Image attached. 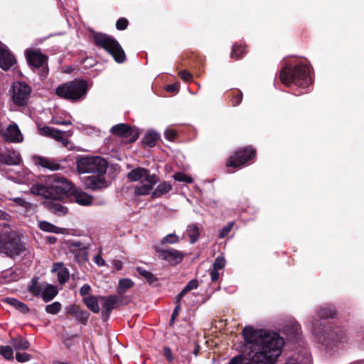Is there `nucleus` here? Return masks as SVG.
<instances>
[{"label": "nucleus", "mask_w": 364, "mask_h": 364, "mask_svg": "<svg viewBox=\"0 0 364 364\" xmlns=\"http://www.w3.org/2000/svg\"><path fill=\"white\" fill-rule=\"evenodd\" d=\"M16 360L19 363H24L29 361L31 358V355L27 353H16Z\"/></svg>", "instance_id": "nucleus-52"}, {"label": "nucleus", "mask_w": 364, "mask_h": 364, "mask_svg": "<svg viewBox=\"0 0 364 364\" xmlns=\"http://www.w3.org/2000/svg\"><path fill=\"white\" fill-rule=\"evenodd\" d=\"M136 271L141 276L144 277L149 283H152L156 280V277L151 272H150L148 270H146L143 267H137Z\"/></svg>", "instance_id": "nucleus-44"}, {"label": "nucleus", "mask_w": 364, "mask_h": 364, "mask_svg": "<svg viewBox=\"0 0 364 364\" xmlns=\"http://www.w3.org/2000/svg\"><path fill=\"white\" fill-rule=\"evenodd\" d=\"M280 80L287 87L296 86L300 90H305L312 82L311 77V68L303 63L298 64L291 68L284 67L280 72ZM304 92L299 90L294 92L295 95H299Z\"/></svg>", "instance_id": "nucleus-3"}, {"label": "nucleus", "mask_w": 364, "mask_h": 364, "mask_svg": "<svg viewBox=\"0 0 364 364\" xmlns=\"http://www.w3.org/2000/svg\"><path fill=\"white\" fill-rule=\"evenodd\" d=\"M247 346L245 347V350L243 351V354L236 355L233 357L229 362L228 364H243L247 361V358L245 357V353H247L250 350L252 349V345L246 342Z\"/></svg>", "instance_id": "nucleus-39"}, {"label": "nucleus", "mask_w": 364, "mask_h": 364, "mask_svg": "<svg viewBox=\"0 0 364 364\" xmlns=\"http://www.w3.org/2000/svg\"><path fill=\"white\" fill-rule=\"evenodd\" d=\"M69 271L66 269H62L58 272V280L60 284H65L69 279Z\"/></svg>", "instance_id": "nucleus-48"}, {"label": "nucleus", "mask_w": 364, "mask_h": 364, "mask_svg": "<svg viewBox=\"0 0 364 364\" xmlns=\"http://www.w3.org/2000/svg\"><path fill=\"white\" fill-rule=\"evenodd\" d=\"M107 161L100 156H82L77 159V168L80 173H96L104 175Z\"/></svg>", "instance_id": "nucleus-7"}, {"label": "nucleus", "mask_w": 364, "mask_h": 364, "mask_svg": "<svg viewBox=\"0 0 364 364\" xmlns=\"http://www.w3.org/2000/svg\"><path fill=\"white\" fill-rule=\"evenodd\" d=\"M94 262L99 267H102L105 265V261L102 258L101 253L97 254L94 257Z\"/></svg>", "instance_id": "nucleus-58"}, {"label": "nucleus", "mask_w": 364, "mask_h": 364, "mask_svg": "<svg viewBox=\"0 0 364 364\" xmlns=\"http://www.w3.org/2000/svg\"><path fill=\"white\" fill-rule=\"evenodd\" d=\"M110 132L118 136L128 139L130 141H134L137 139L139 132L135 128H132L126 124H118L113 126Z\"/></svg>", "instance_id": "nucleus-12"}, {"label": "nucleus", "mask_w": 364, "mask_h": 364, "mask_svg": "<svg viewBox=\"0 0 364 364\" xmlns=\"http://www.w3.org/2000/svg\"><path fill=\"white\" fill-rule=\"evenodd\" d=\"M164 136L168 140L173 141L176 138V132L173 129H166Z\"/></svg>", "instance_id": "nucleus-59"}, {"label": "nucleus", "mask_w": 364, "mask_h": 364, "mask_svg": "<svg viewBox=\"0 0 364 364\" xmlns=\"http://www.w3.org/2000/svg\"><path fill=\"white\" fill-rule=\"evenodd\" d=\"M61 309V304L58 301H55L46 306V311L50 314H57Z\"/></svg>", "instance_id": "nucleus-45"}, {"label": "nucleus", "mask_w": 364, "mask_h": 364, "mask_svg": "<svg viewBox=\"0 0 364 364\" xmlns=\"http://www.w3.org/2000/svg\"><path fill=\"white\" fill-rule=\"evenodd\" d=\"M255 154V150L251 147L245 148L239 150L231 156L228 160L226 165L228 167L240 168L247 161L251 159Z\"/></svg>", "instance_id": "nucleus-9"}, {"label": "nucleus", "mask_w": 364, "mask_h": 364, "mask_svg": "<svg viewBox=\"0 0 364 364\" xmlns=\"http://www.w3.org/2000/svg\"><path fill=\"white\" fill-rule=\"evenodd\" d=\"M28 245L25 238L13 230L0 232V253L10 258H15L28 250Z\"/></svg>", "instance_id": "nucleus-4"}, {"label": "nucleus", "mask_w": 364, "mask_h": 364, "mask_svg": "<svg viewBox=\"0 0 364 364\" xmlns=\"http://www.w3.org/2000/svg\"><path fill=\"white\" fill-rule=\"evenodd\" d=\"M88 91L87 82L82 80H75L60 85L56 88V95L72 102H76L85 97Z\"/></svg>", "instance_id": "nucleus-5"}, {"label": "nucleus", "mask_w": 364, "mask_h": 364, "mask_svg": "<svg viewBox=\"0 0 364 364\" xmlns=\"http://www.w3.org/2000/svg\"><path fill=\"white\" fill-rule=\"evenodd\" d=\"M40 133L41 135L52 137L57 141L63 139V132L53 127L45 126L40 129Z\"/></svg>", "instance_id": "nucleus-28"}, {"label": "nucleus", "mask_w": 364, "mask_h": 364, "mask_svg": "<svg viewBox=\"0 0 364 364\" xmlns=\"http://www.w3.org/2000/svg\"><path fill=\"white\" fill-rule=\"evenodd\" d=\"M157 252L160 258L170 262L179 264L183 259V253L175 249H158Z\"/></svg>", "instance_id": "nucleus-17"}, {"label": "nucleus", "mask_w": 364, "mask_h": 364, "mask_svg": "<svg viewBox=\"0 0 364 364\" xmlns=\"http://www.w3.org/2000/svg\"><path fill=\"white\" fill-rule=\"evenodd\" d=\"M93 40L97 46L112 55L116 62L122 63L125 60L126 55L124 50L113 37L102 33H95Z\"/></svg>", "instance_id": "nucleus-6"}, {"label": "nucleus", "mask_w": 364, "mask_h": 364, "mask_svg": "<svg viewBox=\"0 0 364 364\" xmlns=\"http://www.w3.org/2000/svg\"><path fill=\"white\" fill-rule=\"evenodd\" d=\"M245 342L252 349L245 353L244 364H274L281 355L284 340L278 333L264 329L245 326L242 332Z\"/></svg>", "instance_id": "nucleus-1"}, {"label": "nucleus", "mask_w": 364, "mask_h": 364, "mask_svg": "<svg viewBox=\"0 0 364 364\" xmlns=\"http://www.w3.org/2000/svg\"><path fill=\"white\" fill-rule=\"evenodd\" d=\"M127 178L135 182L144 179L142 181L157 183V177L155 174H150L149 171L143 167H137L127 173Z\"/></svg>", "instance_id": "nucleus-13"}, {"label": "nucleus", "mask_w": 364, "mask_h": 364, "mask_svg": "<svg viewBox=\"0 0 364 364\" xmlns=\"http://www.w3.org/2000/svg\"><path fill=\"white\" fill-rule=\"evenodd\" d=\"M242 100V93L238 91L232 98V104L233 106H237L240 104Z\"/></svg>", "instance_id": "nucleus-56"}, {"label": "nucleus", "mask_w": 364, "mask_h": 364, "mask_svg": "<svg viewBox=\"0 0 364 364\" xmlns=\"http://www.w3.org/2000/svg\"><path fill=\"white\" fill-rule=\"evenodd\" d=\"M33 162L36 166L43 168L55 171L60 169V164L54 159H48L41 156H34L32 158Z\"/></svg>", "instance_id": "nucleus-18"}, {"label": "nucleus", "mask_w": 364, "mask_h": 364, "mask_svg": "<svg viewBox=\"0 0 364 364\" xmlns=\"http://www.w3.org/2000/svg\"><path fill=\"white\" fill-rule=\"evenodd\" d=\"M48 283L39 282V278L36 277L32 279L28 286V290L35 296L41 297Z\"/></svg>", "instance_id": "nucleus-24"}, {"label": "nucleus", "mask_w": 364, "mask_h": 364, "mask_svg": "<svg viewBox=\"0 0 364 364\" xmlns=\"http://www.w3.org/2000/svg\"><path fill=\"white\" fill-rule=\"evenodd\" d=\"M56 200H50V201L46 202L47 207L52 210L55 213L65 215L68 213L67 208L63 206L58 203L55 202Z\"/></svg>", "instance_id": "nucleus-36"}, {"label": "nucleus", "mask_w": 364, "mask_h": 364, "mask_svg": "<svg viewBox=\"0 0 364 364\" xmlns=\"http://www.w3.org/2000/svg\"><path fill=\"white\" fill-rule=\"evenodd\" d=\"M6 301L23 314H26L29 311V308L26 304L14 298H6Z\"/></svg>", "instance_id": "nucleus-37"}, {"label": "nucleus", "mask_w": 364, "mask_h": 364, "mask_svg": "<svg viewBox=\"0 0 364 364\" xmlns=\"http://www.w3.org/2000/svg\"><path fill=\"white\" fill-rule=\"evenodd\" d=\"M156 183L152 182H145L141 181V183L134 188V193L136 196H146L150 193L151 191L153 188V186Z\"/></svg>", "instance_id": "nucleus-30"}, {"label": "nucleus", "mask_w": 364, "mask_h": 364, "mask_svg": "<svg viewBox=\"0 0 364 364\" xmlns=\"http://www.w3.org/2000/svg\"><path fill=\"white\" fill-rule=\"evenodd\" d=\"M91 290V287L89 284H84L80 289V294L81 296H85L89 294Z\"/></svg>", "instance_id": "nucleus-62"}, {"label": "nucleus", "mask_w": 364, "mask_h": 364, "mask_svg": "<svg viewBox=\"0 0 364 364\" xmlns=\"http://www.w3.org/2000/svg\"><path fill=\"white\" fill-rule=\"evenodd\" d=\"M179 242V237L176 234L171 233L164 237L161 241V244H176Z\"/></svg>", "instance_id": "nucleus-46"}, {"label": "nucleus", "mask_w": 364, "mask_h": 364, "mask_svg": "<svg viewBox=\"0 0 364 364\" xmlns=\"http://www.w3.org/2000/svg\"><path fill=\"white\" fill-rule=\"evenodd\" d=\"M220 272L218 269L213 268L210 270V277L212 282H217L220 278Z\"/></svg>", "instance_id": "nucleus-60"}, {"label": "nucleus", "mask_w": 364, "mask_h": 364, "mask_svg": "<svg viewBox=\"0 0 364 364\" xmlns=\"http://www.w3.org/2000/svg\"><path fill=\"white\" fill-rule=\"evenodd\" d=\"M51 200H60L72 189L71 183L63 177L54 178L50 186Z\"/></svg>", "instance_id": "nucleus-8"}, {"label": "nucleus", "mask_w": 364, "mask_h": 364, "mask_svg": "<svg viewBox=\"0 0 364 364\" xmlns=\"http://www.w3.org/2000/svg\"><path fill=\"white\" fill-rule=\"evenodd\" d=\"M16 63L14 56L9 52L7 47L0 43V67L7 70Z\"/></svg>", "instance_id": "nucleus-19"}, {"label": "nucleus", "mask_w": 364, "mask_h": 364, "mask_svg": "<svg viewBox=\"0 0 364 364\" xmlns=\"http://www.w3.org/2000/svg\"><path fill=\"white\" fill-rule=\"evenodd\" d=\"M179 76L182 80H183L186 82L191 81L193 78L192 75L188 71L183 70L178 73Z\"/></svg>", "instance_id": "nucleus-57"}, {"label": "nucleus", "mask_w": 364, "mask_h": 364, "mask_svg": "<svg viewBox=\"0 0 364 364\" xmlns=\"http://www.w3.org/2000/svg\"><path fill=\"white\" fill-rule=\"evenodd\" d=\"M82 180L85 188L89 189L98 190L107 186L105 177L101 174L85 176Z\"/></svg>", "instance_id": "nucleus-16"}, {"label": "nucleus", "mask_w": 364, "mask_h": 364, "mask_svg": "<svg viewBox=\"0 0 364 364\" xmlns=\"http://www.w3.org/2000/svg\"><path fill=\"white\" fill-rule=\"evenodd\" d=\"M1 173L8 178L19 183L27 182L31 175L28 170H23L20 167L17 168L16 170H13L8 168L7 166H5V171L1 172Z\"/></svg>", "instance_id": "nucleus-15"}, {"label": "nucleus", "mask_w": 364, "mask_h": 364, "mask_svg": "<svg viewBox=\"0 0 364 364\" xmlns=\"http://www.w3.org/2000/svg\"><path fill=\"white\" fill-rule=\"evenodd\" d=\"M0 355L6 360L14 359V350L11 346H0Z\"/></svg>", "instance_id": "nucleus-42"}, {"label": "nucleus", "mask_w": 364, "mask_h": 364, "mask_svg": "<svg viewBox=\"0 0 364 364\" xmlns=\"http://www.w3.org/2000/svg\"><path fill=\"white\" fill-rule=\"evenodd\" d=\"M172 190V185L168 181H164L156 186L151 193L152 198H159Z\"/></svg>", "instance_id": "nucleus-29"}, {"label": "nucleus", "mask_w": 364, "mask_h": 364, "mask_svg": "<svg viewBox=\"0 0 364 364\" xmlns=\"http://www.w3.org/2000/svg\"><path fill=\"white\" fill-rule=\"evenodd\" d=\"M235 225V223L233 221L228 223L227 225H225L219 232V237L220 238H224L225 236H227L229 232L232 229L233 226Z\"/></svg>", "instance_id": "nucleus-51"}, {"label": "nucleus", "mask_w": 364, "mask_h": 364, "mask_svg": "<svg viewBox=\"0 0 364 364\" xmlns=\"http://www.w3.org/2000/svg\"><path fill=\"white\" fill-rule=\"evenodd\" d=\"M186 232L190 238L191 244L195 243L200 235L199 229L196 224H191L187 227Z\"/></svg>", "instance_id": "nucleus-35"}, {"label": "nucleus", "mask_w": 364, "mask_h": 364, "mask_svg": "<svg viewBox=\"0 0 364 364\" xmlns=\"http://www.w3.org/2000/svg\"><path fill=\"white\" fill-rule=\"evenodd\" d=\"M26 56L29 65H33L35 68L42 66L46 60L45 55L36 50H26Z\"/></svg>", "instance_id": "nucleus-23"}, {"label": "nucleus", "mask_w": 364, "mask_h": 364, "mask_svg": "<svg viewBox=\"0 0 364 364\" xmlns=\"http://www.w3.org/2000/svg\"><path fill=\"white\" fill-rule=\"evenodd\" d=\"M2 135L6 141L18 143L23 141V136L16 124H10L6 130L2 133Z\"/></svg>", "instance_id": "nucleus-20"}, {"label": "nucleus", "mask_w": 364, "mask_h": 364, "mask_svg": "<svg viewBox=\"0 0 364 364\" xmlns=\"http://www.w3.org/2000/svg\"><path fill=\"white\" fill-rule=\"evenodd\" d=\"M80 309V308L78 306L73 304V305L68 306L66 309V311H67L68 314H70V315L75 317V316L77 315V314Z\"/></svg>", "instance_id": "nucleus-55"}, {"label": "nucleus", "mask_w": 364, "mask_h": 364, "mask_svg": "<svg viewBox=\"0 0 364 364\" xmlns=\"http://www.w3.org/2000/svg\"><path fill=\"white\" fill-rule=\"evenodd\" d=\"M245 52V48L242 46H238L237 45H234L232 46V50L231 53V57L232 58L239 59L242 56V54Z\"/></svg>", "instance_id": "nucleus-50"}, {"label": "nucleus", "mask_w": 364, "mask_h": 364, "mask_svg": "<svg viewBox=\"0 0 364 364\" xmlns=\"http://www.w3.org/2000/svg\"><path fill=\"white\" fill-rule=\"evenodd\" d=\"M31 94L28 85L22 82L14 83L13 85V100L17 105L23 106L26 104Z\"/></svg>", "instance_id": "nucleus-10"}, {"label": "nucleus", "mask_w": 364, "mask_h": 364, "mask_svg": "<svg viewBox=\"0 0 364 364\" xmlns=\"http://www.w3.org/2000/svg\"><path fill=\"white\" fill-rule=\"evenodd\" d=\"M9 344L15 350H24L30 347L29 342L21 336L11 338Z\"/></svg>", "instance_id": "nucleus-27"}, {"label": "nucleus", "mask_w": 364, "mask_h": 364, "mask_svg": "<svg viewBox=\"0 0 364 364\" xmlns=\"http://www.w3.org/2000/svg\"><path fill=\"white\" fill-rule=\"evenodd\" d=\"M198 282L197 279H193L189 281L186 287L182 289V291L176 296V302L180 301V300L186 294L188 291L196 289L198 288Z\"/></svg>", "instance_id": "nucleus-33"}, {"label": "nucleus", "mask_w": 364, "mask_h": 364, "mask_svg": "<svg viewBox=\"0 0 364 364\" xmlns=\"http://www.w3.org/2000/svg\"><path fill=\"white\" fill-rule=\"evenodd\" d=\"M129 24V21L125 18H120L116 22V28L118 30L123 31L127 28Z\"/></svg>", "instance_id": "nucleus-54"}, {"label": "nucleus", "mask_w": 364, "mask_h": 364, "mask_svg": "<svg viewBox=\"0 0 364 364\" xmlns=\"http://www.w3.org/2000/svg\"><path fill=\"white\" fill-rule=\"evenodd\" d=\"M134 286V282L128 278L121 279L119 281L117 287V293L120 295H123L127 292L128 289Z\"/></svg>", "instance_id": "nucleus-38"}, {"label": "nucleus", "mask_w": 364, "mask_h": 364, "mask_svg": "<svg viewBox=\"0 0 364 364\" xmlns=\"http://www.w3.org/2000/svg\"><path fill=\"white\" fill-rule=\"evenodd\" d=\"M89 316L90 314L87 311L80 309L75 318L81 323L85 325Z\"/></svg>", "instance_id": "nucleus-47"}, {"label": "nucleus", "mask_w": 364, "mask_h": 364, "mask_svg": "<svg viewBox=\"0 0 364 364\" xmlns=\"http://www.w3.org/2000/svg\"><path fill=\"white\" fill-rule=\"evenodd\" d=\"M19 153L14 150H6L0 153V171H5V166H16L21 163Z\"/></svg>", "instance_id": "nucleus-14"}, {"label": "nucleus", "mask_w": 364, "mask_h": 364, "mask_svg": "<svg viewBox=\"0 0 364 364\" xmlns=\"http://www.w3.org/2000/svg\"><path fill=\"white\" fill-rule=\"evenodd\" d=\"M31 192L37 196H41L46 199L51 200V191L50 187L41 183H36L31 188Z\"/></svg>", "instance_id": "nucleus-26"}, {"label": "nucleus", "mask_w": 364, "mask_h": 364, "mask_svg": "<svg viewBox=\"0 0 364 364\" xmlns=\"http://www.w3.org/2000/svg\"><path fill=\"white\" fill-rule=\"evenodd\" d=\"M311 358L307 349H302L292 357L288 358L284 364H311Z\"/></svg>", "instance_id": "nucleus-21"}, {"label": "nucleus", "mask_w": 364, "mask_h": 364, "mask_svg": "<svg viewBox=\"0 0 364 364\" xmlns=\"http://www.w3.org/2000/svg\"><path fill=\"white\" fill-rule=\"evenodd\" d=\"M173 178L180 182H186L187 183H191L193 182V179L191 176L183 173H176L173 175Z\"/></svg>", "instance_id": "nucleus-49"}, {"label": "nucleus", "mask_w": 364, "mask_h": 364, "mask_svg": "<svg viewBox=\"0 0 364 364\" xmlns=\"http://www.w3.org/2000/svg\"><path fill=\"white\" fill-rule=\"evenodd\" d=\"M38 227L41 230L45 232H58V228L47 221L39 222Z\"/></svg>", "instance_id": "nucleus-43"}, {"label": "nucleus", "mask_w": 364, "mask_h": 364, "mask_svg": "<svg viewBox=\"0 0 364 364\" xmlns=\"http://www.w3.org/2000/svg\"><path fill=\"white\" fill-rule=\"evenodd\" d=\"M98 299L95 296H87L83 298V302L86 305V306L93 313H99L100 312V306L98 304Z\"/></svg>", "instance_id": "nucleus-31"}, {"label": "nucleus", "mask_w": 364, "mask_h": 364, "mask_svg": "<svg viewBox=\"0 0 364 364\" xmlns=\"http://www.w3.org/2000/svg\"><path fill=\"white\" fill-rule=\"evenodd\" d=\"M52 123L58 125H71L72 122L69 120H60L56 118L52 119Z\"/></svg>", "instance_id": "nucleus-61"}, {"label": "nucleus", "mask_w": 364, "mask_h": 364, "mask_svg": "<svg viewBox=\"0 0 364 364\" xmlns=\"http://www.w3.org/2000/svg\"><path fill=\"white\" fill-rule=\"evenodd\" d=\"M159 138V136L156 132H155L154 131H149L144 136L143 142L146 145H147L150 147H153L154 146H155Z\"/></svg>", "instance_id": "nucleus-40"}, {"label": "nucleus", "mask_w": 364, "mask_h": 364, "mask_svg": "<svg viewBox=\"0 0 364 364\" xmlns=\"http://www.w3.org/2000/svg\"><path fill=\"white\" fill-rule=\"evenodd\" d=\"M306 325L316 340L324 346H336L338 343H344L348 341L345 331L326 326L324 323L316 318H309Z\"/></svg>", "instance_id": "nucleus-2"}, {"label": "nucleus", "mask_w": 364, "mask_h": 364, "mask_svg": "<svg viewBox=\"0 0 364 364\" xmlns=\"http://www.w3.org/2000/svg\"><path fill=\"white\" fill-rule=\"evenodd\" d=\"M164 355L169 362H172L173 358L172 356L171 350L168 347L164 348Z\"/></svg>", "instance_id": "nucleus-63"}, {"label": "nucleus", "mask_w": 364, "mask_h": 364, "mask_svg": "<svg viewBox=\"0 0 364 364\" xmlns=\"http://www.w3.org/2000/svg\"><path fill=\"white\" fill-rule=\"evenodd\" d=\"M179 88V84L178 83H174L172 85H169L166 87V90L170 92H173L178 91Z\"/></svg>", "instance_id": "nucleus-64"}, {"label": "nucleus", "mask_w": 364, "mask_h": 364, "mask_svg": "<svg viewBox=\"0 0 364 364\" xmlns=\"http://www.w3.org/2000/svg\"><path fill=\"white\" fill-rule=\"evenodd\" d=\"M58 294L56 287L52 284H48L46 289L41 296L45 302L51 301Z\"/></svg>", "instance_id": "nucleus-34"}, {"label": "nucleus", "mask_w": 364, "mask_h": 364, "mask_svg": "<svg viewBox=\"0 0 364 364\" xmlns=\"http://www.w3.org/2000/svg\"><path fill=\"white\" fill-rule=\"evenodd\" d=\"M225 266V259L223 257H218L213 264V268L220 270L223 269Z\"/></svg>", "instance_id": "nucleus-53"}, {"label": "nucleus", "mask_w": 364, "mask_h": 364, "mask_svg": "<svg viewBox=\"0 0 364 364\" xmlns=\"http://www.w3.org/2000/svg\"><path fill=\"white\" fill-rule=\"evenodd\" d=\"M11 200L21 208L19 211L27 215L33 214L36 211V205L33 203L26 201L21 198H14Z\"/></svg>", "instance_id": "nucleus-25"}, {"label": "nucleus", "mask_w": 364, "mask_h": 364, "mask_svg": "<svg viewBox=\"0 0 364 364\" xmlns=\"http://www.w3.org/2000/svg\"><path fill=\"white\" fill-rule=\"evenodd\" d=\"M335 314L336 311L333 306L321 307L318 313V316L323 319L332 318Z\"/></svg>", "instance_id": "nucleus-41"}, {"label": "nucleus", "mask_w": 364, "mask_h": 364, "mask_svg": "<svg viewBox=\"0 0 364 364\" xmlns=\"http://www.w3.org/2000/svg\"><path fill=\"white\" fill-rule=\"evenodd\" d=\"M74 198L76 203L81 205H89L92 201V197L83 191H76Z\"/></svg>", "instance_id": "nucleus-32"}, {"label": "nucleus", "mask_w": 364, "mask_h": 364, "mask_svg": "<svg viewBox=\"0 0 364 364\" xmlns=\"http://www.w3.org/2000/svg\"><path fill=\"white\" fill-rule=\"evenodd\" d=\"M99 300L102 304V317L104 320H107L113 309H116L119 302V297L116 294L109 296H100Z\"/></svg>", "instance_id": "nucleus-11"}, {"label": "nucleus", "mask_w": 364, "mask_h": 364, "mask_svg": "<svg viewBox=\"0 0 364 364\" xmlns=\"http://www.w3.org/2000/svg\"><path fill=\"white\" fill-rule=\"evenodd\" d=\"M301 328L299 323L294 319L289 320L284 327V333L290 339L296 338L301 333Z\"/></svg>", "instance_id": "nucleus-22"}]
</instances>
